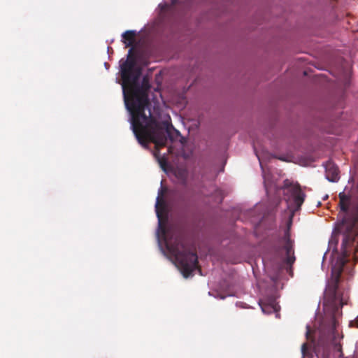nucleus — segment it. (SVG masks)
Returning <instances> with one entry per match:
<instances>
[{
    "label": "nucleus",
    "instance_id": "nucleus-7",
    "mask_svg": "<svg viewBox=\"0 0 358 358\" xmlns=\"http://www.w3.org/2000/svg\"><path fill=\"white\" fill-rule=\"evenodd\" d=\"M136 67V57L134 55V48L129 50L127 58L120 64L121 78H127V75L139 70Z\"/></svg>",
    "mask_w": 358,
    "mask_h": 358
},
{
    "label": "nucleus",
    "instance_id": "nucleus-8",
    "mask_svg": "<svg viewBox=\"0 0 358 358\" xmlns=\"http://www.w3.org/2000/svg\"><path fill=\"white\" fill-rule=\"evenodd\" d=\"M166 191V188L161 187L160 189L159 190L158 196L157 197L155 210L157 216L159 220H161L162 213L165 210L166 208V203L163 199L164 194H165Z\"/></svg>",
    "mask_w": 358,
    "mask_h": 358
},
{
    "label": "nucleus",
    "instance_id": "nucleus-11",
    "mask_svg": "<svg viewBox=\"0 0 358 358\" xmlns=\"http://www.w3.org/2000/svg\"><path fill=\"white\" fill-rule=\"evenodd\" d=\"M136 36V31L134 30H128L122 34V37L123 38V43H125L126 47L133 45Z\"/></svg>",
    "mask_w": 358,
    "mask_h": 358
},
{
    "label": "nucleus",
    "instance_id": "nucleus-3",
    "mask_svg": "<svg viewBox=\"0 0 358 358\" xmlns=\"http://www.w3.org/2000/svg\"><path fill=\"white\" fill-rule=\"evenodd\" d=\"M165 245L169 252L175 257L176 264L185 278H188L198 268V257L195 252L186 245L180 232L170 234L163 229Z\"/></svg>",
    "mask_w": 358,
    "mask_h": 358
},
{
    "label": "nucleus",
    "instance_id": "nucleus-4",
    "mask_svg": "<svg viewBox=\"0 0 358 358\" xmlns=\"http://www.w3.org/2000/svg\"><path fill=\"white\" fill-rule=\"evenodd\" d=\"M338 197H339L338 206H339L340 210H339V212L337 215L338 219H337V222L335 225L334 234L331 239V243L335 242V243L337 244V243H338L337 235H341L342 241L343 240V233L337 230L338 224H339L340 222H341V220H342L341 217H340V214L342 211L341 206V198L343 197L345 199H347V201H348L347 208H346V210H345L346 211V215H346V217H345L346 218L345 219L346 224L347 223L348 224V222L350 223V222L351 221L352 219L355 218L354 226H353V228H354L353 229H355V231H356V234L353 239V243H352L348 247V250H350V252H349L350 254L348 256L347 259H348V261H349V257L351 255V252L352 251H354V252H355L354 260L355 262H357V261H358V256L356 255V252H357L358 249L356 248L355 246V241L356 237L358 236V194H354L352 193L345 194L344 192H343L339 193ZM348 262H347V263Z\"/></svg>",
    "mask_w": 358,
    "mask_h": 358
},
{
    "label": "nucleus",
    "instance_id": "nucleus-12",
    "mask_svg": "<svg viewBox=\"0 0 358 358\" xmlns=\"http://www.w3.org/2000/svg\"><path fill=\"white\" fill-rule=\"evenodd\" d=\"M301 353L303 358H312L313 357V355L308 350V345L306 343H303L301 346Z\"/></svg>",
    "mask_w": 358,
    "mask_h": 358
},
{
    "label": "nucleus",
    "instance_id": "nucleus-10",
    "mask_svg": "<svg viewBox=\"0 0 358 358\" xmlns=\"http://www.w3.org/2000/svg\"><path fill=\"white\" fill-rule=\"evenodd\" d=\"M171 128H172V125L169 124V129H170V134L169 135H167L166 136V141H168V139L169 138L171 141H173V137H172V134H171ZM167 144V141H166V144L164 145H158L157 146V145L155 143V148L156 150H157L155 153V157L157 158L161 168L163 169V170H165L166 169V165H167V161H166V159L165 158L164 156L162 157L160 156L159 153V150L161 148H163L164 146H166Z\"/></svg>",
    "mask_w": 358,
    "mask_h": 358
},
{
    "label": "nucleus",
    "instance_id": "nucleus-13",
    "mask_svg": "<svg viewBox=\"0 0 358 358\" xmlns=\"http://www.w3.org/2000/svg\"><path fill=\"white\" fill-rule=\"evenodd\" d=\"M308 333H309V327H308V331H307V332H306V334L308 335Z\"/></svg>",
    "mask_w": 358,
    "mask_h": 358
},
{
    "label": "nucleus",
    "instance_id": "nucleus-2",
    "mask_svg": "<svg viewBox=\"0 0 358 358\" xmlns=\"http://www.w3.org/2000/svg\"><path fill=\"white\" fill-rule=\"evenodd\" d=\"M347 199L341 198V213L340 217H341V222H339L337 227V230L343 233V240L341 243V255L337 257L336 262L332 266L331 268V278L328 282L327 288L325 289V295L331 301L337 300L338 289L340 282V278L343 271L344 266L347 264L348 256L349 252L348 247L352 243H353V239L356 234V231L353 229L355 218L352 219L350 223L345 222L346 217V208L348 205Z\"/></svg>",
    "mask_w": 358,
    "mask_h": 358
},
{
    "label": "nucleus",
    "instance_id": "nucleus-9",
    "mask_svg": "<svg viewBox=\"0 0 358 358\" xmlns=\"http://www.w3.org/2000/svg\"><path fill=\"white\" fill-rule=\"evenodd\" d=\"M326 178L331 182H336L339 179L338 167L332 162H329L325 166Z\"/></svg>",
    "mask_w": 358,
    "mask_h": 358
},
{
    "label": "nucleus",
    "instance_id": "nucleus-5",
    "mask_svg": "<svg viewBox=\"0 0 358 358\" xmlns=\"http://www.w3.org/2000/svg\"><path fill=\"white\" fill-rule=\"evenodd\" d=\"M282 188L285 194H289L292 198V205L294 206L293 211L299 210L303 203L306 197V194L302 192L299 184L286 179L283 182Z\"/></svg>",
    "mask_w": 358,
    "mask_h": 358
},
{
    "label": "nucleus",
    "instance_id": "nucleus-14",
    "mask_svg": "<svg viewBox=\"0 0 358 358\" xmlns=\"http://www.w3.org/2000/svg\"><path fill=\"white\" fill-rule=\"evenodd\" d=\"M338 350L341 352V348L340 347Z\"/></svg>",
    "mask_w": 358,
    "mask_h": 358
},
{
    "label": "nucleus",
    "instance_id": "nucleus-6",
    "mask_svg": "<svg viewBox=\"0 0 358 358\" xmlns=\"http://www.w3.org/2000/svg\"><path fill=\"white\" fill-rule=\"evenodd\" d=\"M283 241V245L278 249L277 252L282 262L289 266H292L296 259L294 251V243L290 239L288 234L284 236Z\"/></svg>",
    "mask_w": 358,
    "mask_h": 358
},
{
    "label": "nucleus",
    "instance_id": "nucleus-1",
    "mask_svg": "<svg viewBox=\"0 0 358 358\" xmlns=\"http://www.w3.org/2000/svg\"><path fill=\"white\" fill-rule=\"evenodd\" d=\"M141 69L122 78L124 103L131 115V127L138 142L147 148L150 142L157 146L164 145L167 135L170 134L169 123L159 121L151 113V103L148 99L150 85L144 78L139 83Z\"/></svg>",
    "mask_w": 358,
    "mask_h": 358
}]
</instances>
